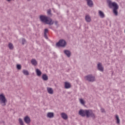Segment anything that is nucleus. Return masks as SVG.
<instances>
[{"instance_id":"f257e3e1","label":"nucleus","mask_w":125,"mask_h":125,"mask_svg":"<svg viewBox=\"0 0 125 125\" xmlns=\"http://www.w3.org/2000/svg\"><path fill=\"white\" fill-rule=\"evenodd\" d=\"M79 114L83 117H85L87 119L88 118H92L95 119V114L93 113L91 109H81L79 111Z\"/></svg>"},{"instance_id":"f03ea898","label":"nucleus","mask_w":125,"mask_h":125,"mask_svg":"<svg viewBox=\"0 0 125 125\" xmlns=\"http://www.w3.org/2000/svg\"><path fill=\"white\" fill-rule=\"evenodd\" d=\"M107 3L108 4L109 8L113 7V12L115 16H118V10L119 9V5L116 2H112L111 0H107Z\"/></svg>"},{"instance_id":"7ed1b4c3","label":"nucleus","mask_w":125,"mask_h":125,"mask_svg":"<svg viewBox=\"0 0 125 125\" xmlns=\"http://www.w3.org/2000/svg\"><path fill=\"white\" fill-rule=\"evenodd\" d=\"M40 19L42 23H45V24H47V25H50V26H51V25H53V24H54V21H53L51 18L44 15H41L40 16Z\"/></svg>"},{"instance_id":"20e7f679","label":"nucleus","mask_w":125,"mask_h":125,"mask_svg":"<svg viewBox=\"0 0 125 125\" xmlns=\"http://www.w3.org/2000/svg\"><path fill=\"white\" fill-rule=\"evenodd\" d=\"M57 46L59 47H65L67 45V42L63 39L59 40V41L56 43Z\"/></svg>"},{"instance_id":"39448f33","label":"nucleus","mask_w":125,"mask_h":125,"mask_svg":"<svg viewBox=\"0 0 125 125\" xmlns=\"http://www.w3.org/2000/svg\"><path fill=\"white\" fill-rule=\"evenodd\" d=\"M84 79L85 81H87L90 83H93V82H95V77L93 76V75L91 74L85 76Z\"/></svg>"},{"instance_id":"423d86ee","label":"nucleus","mask_w":125,"mask_h":125,"mask_svg":"<svg viewBox=\"0 0 125 125\" xmlns=\"http://www.w3.org/2000/svg\"><path fill=\"white\" fill-rule=\"evenodd\" d=\"M6 98L3 94H0V103L1 104H4L3 106H5L6 105Z\"/></svg>"},{"instance_id":"0eeeda50","label":"nucleus","mask_w":125,"mask_h":125,"mask_svg":"<svg viewBox=\"0 0 125 125\" xmlns=\"http://www.w3.org/2000/svg\"><path fill=\"white\" fill-rule=\"evenodd\" d=\"M97 69L100 72H104V67L102 65V63L99 62L97 65Z\"/></svg>"},{"instance_id":"6e6552de","label":"nucleus","mask_w":125,"mask_h":125,"mask_svg":"<svg viewBox=\"0 0 125 125\" xmlns=\"http://www.w3.org/2000/svg\"><path fill=\"white\" fill-rule=\"evenodd\" d=\"M87 1V5L89 7H92L93 6V1L92 0H85Z\"/></svg>"},{"instance_id":"1a4fd4ad","label":"nucleus","mask_w":125,"mask_h":125,"mask_svg":"<svg viewBox=\"0 0 125 125\" xmlns=\"http://www.w3.org/2000/svg\"><path fill=\"white\" fill-rule=\"evenodd\" d=\"M63 53L67 57H71V51H70L69 50H64L63 51Z\"/></svg>"},{"instance_id":"9d476101","label":"nucleus","mask_w":125,"mask_h":125,"mask_svg":"<svg viewBox=\"0 0 125 125\" xmlns=\"http://www.w3.org/2000/svg\"><path fill=\"white\" fill-rule=\"evenodd\" d=\"M24 121L26 124H30L31 123V119L28 116H26L24 119Z\"/></svg>"},{"instance_id":"9b49d317","label":"nucleus","mask_w":125,"mask_h":125,"mask_svg":"<svg viewBox=\"0 0 125 125\" xmlns=\"http://www.w3.org/2000/svg\"><path fill=\"white\" fill-rule=\"evenodd\" d=\"M31 63L33 66H37L38 65V62L35 59H33L31 61Z\"/></svg>"},{"instance_id":"f8f14e48","label":"nucleus","mask_w":125,"mask_h":125,"mask_svg":"<svg viewBox=\"0 0 125 125\" xmlns=\"http://www.w3.org/2000/svg\"><path fill=\"white\" fill-rule=\"evenodd\" d=\"M115 118H116V124L117 125H120V124L121 123V121L120 120V118H119V115H115Z\"/></svg>"},{"instance_id":"ddd939ff","label":"nucleus","mask_w":125,"mask_h":125,"mask_svg":"<svg viewBox=\"0 0 125 125\" xmlns=\"http://www.w3.org/2000/svg\"><path fill=\"white\" fill-rule=\"evenodd\" d=\"M64 87L65 88H66V89H68V88H70V87H71V84L68 82H65Z\"/></svg>"},{"instance_id":"4468645a","label":"nucleus","mask_w":125,"mask_h":125,"mask_svg":"<svg viewBox=\"0 0 125 125\" xmlns=\"http://www.w3.org/2000/svg\"><path fill=\"white\" fill-rule=\"evenodd\" d=\"M62 118L63 120H67L68 119V115H67L65 113H62Z\"/></svg>"},{"instance_id":"2eb2a0df","label":"nucleus","mask_w":125,"mask_h":125,"mask_svg":"<svg viewBox=\"0 0 125 125\" xmlns=\"http://www.w3.org/2000/svg\"><path fill=\"white\" fill-rule=\"evenodd\" d=\"M85 19L87 22H90L91 21V19L90 18V17L89 15H86L85 17Z\"/></svg>"},{"instance_id":"dca6fc26","label":"nucleus","mask_w":125,"mask_h":125,"mask_svg":"<svg viewBox=\"0 0 125 125\" xmlns=\"http://www.w3.org/2000/svg\"><path fill=\"white\" fill-rule=\"evenodd\" d=\"M47 92L49 93V94H53V89L50 87L47 88Z\"/></svg>"},{"instance_id":"f3484780","label":"nucleus","mask_w":125,"mask_h":125,"mask_svg":"<svg viewBox=\"0 0 125 125\" xmlns=\"http://www.w3.org/2000/svg\"><path fill=\"white\" fill-rule=\"evenodd\" d=\"M47 117L50 119L53 118V117H54V113H53V112H48L47 113Z\"/></svg>"},{"instance_id":"a211bd4d","label":"nucleus","mask_w":125,"mask_h":125,"mask_svg":"<svg viewBox=\"0 0 125 125\" xmlns=\"http://www.w3.org/2000/svg\"><path fill=\"white\" fill-rule=\"evenodd\" d=\"M99 14L101 18H104V17H105V14H104V13H103V12L102 11H99Z\"/></svg>"},{"instance_id":"6ab92c4d","label":"nucleus","mask_w":125,"mask_h":125,"mask_svg":"<svg viewBox=\"0 0 125 125\" xmlns=\"http://www.w3.org/2000/svg\"><path fill=\"white\" fill-rule=\"evenodd\" d=\"M43 81H47L48 80V76L46 74H43L42 76Z\"/></svg>"},{"instance_id":"aec40b11","label":"nucleus","mask_w":125,"mask_h":125,"mask_svg":"<svg viewBox=\"0 0 125 125\" xmlns=\"http://www.w3.org/2000/svg\"><path fill=\"white\" fill-rule=\"evenodd\" d=\"M36 74L38 77H41L42 76V71L39 69H36Z\"/></svg>"},{"instance_id":"412c9836","label":"nucleus","mask_w":125,"mask_h":125,"mask_svg":"<svg viewBox=\"0 0 125 125\" xmlns=\"http://www.w3.org/2000/svg\"><path fill=\"white\" fill-rule=\"evenodd\" d=\"M22 73L25 76H29V71L26 69H23L22 70Z\"/></svg>"},{"instance_id":"4be33fe9","label":"nucleus","mask_w":125,"mask_h":125,"mask_svg":"<svg viewBox=\"0 0 125 125\" xmlns=\"http://www.w3.org/2000/svg\"><path fill=\"white\" fill-rule=\"evenodd\" d=\"M9 48V49L12 50L13 48H14V47L13 46V44L12 43H9L8 44Z\"/></svg>"},{"instance_id":"5701e85b","label":"nucleus","mask_w":125,"mask_h":125,"mask_svg":"<svg viewBox=\"0 0 125 125\" xmlns=\"http://www.w3.org/2000/svg\"><path fill=\"white\" fill-rule=\"evenodd\" d=\"M19 122L21 125H24V122H23V120L21 118H19Z\"/></svg>"},{"instance_id":"b1692460","label":"nucleus","mask_w":125,"mask_h":125,"mask_svg":"<svg viewBox=\"0 0 125 125\" xmlns=\"http://www.w3.org/2000/svg\"><path fill=\"white\" fill-rule=\"evenodd\" d=\"M21 64H17V69H18V70H21Z\"/></svg>"},{"instance_id":"393cba45","label":"nucleus","mask_w":125,"mask_h":125,"mask_svg":"<svg viewBox=\"0 0 125 125\" xmlns=\"http://www.w3.org/2000/svg\"><path fill=\"white\" fill-rule=\"evenodd\" d=\"M47 13L48 15H51V10L49 9L47 10Z\"/></svg>"},{"instance_id":"a878e982","label":"nucleus","mask_w":125,"mask_h":125,"mask_svg":"<svg viewBox=\"0 0 125 125\" xmlns=\"http://www.w3.org/2000/svg\"><path fill=\"white\" fill-rule=\"evenodd\" d=\"M25 42H26V40L24 38H22V44H23V45L25 44Z\"/></svg>"},{"instance_id":"bb28decb","label":"nucleus","mask_w":125,"mask_h":125,"mask_svg":"<svg viewBox=\"0 0 125 125\" xmlns=\"http://www.w3.org/2000/svg\"><path fill=\"white\" fill-rule=\"evenodd\" d=\"M101 111L102 113H105V109L103 107L101 108Z\"/></svg>"},{"instance_id":"cd10ccee","label":"nucleus","mask_w":125,"mask_h":125,"mask_svg":"<svg viewBox=\"0 0 125 125\" xmlns=\"http://www.w3.org/2000/svg\"><path fill=\"white\" fill-rule=\"evenodd\" d=\"M80 103L81 104H84V101H83V99H80Z\"/></svg>"},{"instance_id":"c85d7f7f","label":"nucleus","mask_w":125,"mask_h":125,"mask_svg":"<svg viewBox=\"0 0 125 125\" xmlns=\"http://www.w3.org/2000/svg\"><path fill=\"white\" fill-rule=\"evenodd\" d=\"M54 23H55V25L56 26H58V21H54Z\"/></svg>"},{"instance_id":"c756f323","label":"nucleus","mask_w":125,"mask_h":125,"mask_svg":"<svg viewBox=\"0 0 125 125\" xmlns=\"http://www.w3.org/2000/svg\"><path fill=\"white\" fill-rule=\"evenodd\" d=\"M48 32V29H47V28H46L44 29V34H46V33H47Z\"/></svg>"},{"instance_id":"7c9ffc66","label":"nucleus","mask_w":125,"mask_h":125,"mask_svg":"<svg viewBox=\"0 0 125 125\" xmlns=\"http://www.w3.org/2000/svg\"><path fill=\"white\" fill-rule=\"evenodd\" d=\"M44 36L45 39H48V38H47V35L46 34V33H44Z\"/></svg>"},{"instance_id":"2f4dec72","label":"nucleus","mask_w":125,"mask_h":125,"mask_svg":"<svg viewBox=\"0 0 125 125\" xmlns=\"http://www.w3.org/2000/svg\"><path fill=\"white\" fill-rule=\"evenodd\" d=\"M27 1H31V0H27Z\"/></svg>"}]
</instances>
